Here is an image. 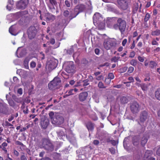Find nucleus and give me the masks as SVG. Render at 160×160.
<instances>
[{
	"label": "nucleus",
	"mask_w": 160,
	"mask_h": 160,
	"mask_svg": "<svg viewBox=\"0 0 160 160\" xmlns=\"http://www.w3.org/2000/svg\"><path fill=\"white\" fill-rule=\"evenodd\" d=\"M103 78L102 75L99 76L96 78V79L98 80H100Z\"/></svg>",
	"instance_id": "052dcab7"
},
{
	"label": "nucleus",
	"mask_w": 160,
	"mask_h": 160,
	"mask_svg": "<svg viewBox=\"0 0 160 160\" xmlns=\"http://www.w3.org/2000/svg\"><path fill=\"white\" fill-rule=\"evenodd\" d=\"M85 8V6L83 4H79L74 8L73 12L72 11L69 16L70 20L74 18L81 12L84 11Z\"/></svg>",
	"instance_id": "f257e3e1"
},
{
	"label": "nucleus",
	"mask_w": 160,
	"mask_h": 160,
	"mask_svg": "<svg viewBox=\"0 0 160 160\" xmlns=\"http://www.w3.org/2000/svg\"><path fill=\"white\" fill-rule=\"evenodd\" d=\"M152 154V152L151 151L147 150L145 152L144 156V160H149Z\"/></svg>",
	"instance_id": "412c9836"
},
{
	"label": "nucleus",
	"mask_w": 160,
	"mask_h": 160,
	"mask_svg": "<svg viewBox=\"0 0 160 160\" xmlns=\"http://www.w3.org/2000/svg\"><path fill=\"white\" fill-rule=\"evenodd\" d=\"M93 22L96 23L98 24V27L99 29H102L104 28V24L102 22L103 19L101 14L98 12L95 13L93 17Z\"/></svg>",
	"instance_id": "7ed1b4c3"
},
{
	"label": "nucleus",
	"mask_w": 160,
	"mask_h": 160,
	"mask_svg": "<svg viewBox=\"0 0 160 160\" xmlns=\"http://www.w3.org/2000/svg\"><path fill=\"white\" fill-rule=\"evenodd\" d=\"M157 65V64L154 61H150L149 64V67L151 68H154Z\"/></svg>",
	"instance_id": "c85d7f7f"
},
{
	"label": "nucleus",
	"mask_w": 160,
	"mask_h": 160,
	"mask_svg": "<svg viewBox=\"0 0 160 160\" xmlns=\"http://www.w3.org/2000/svg\"><path fill=\"white\" fill-rule=\"evenodd\" d=\"M44 153L45 152H40L39 154V156L41 157H42L43 156Z\"/></svg>",
	"instance_id": "774afa93"
},
{
	"label": "nucleus",
	"mask_w": 160,
	"mask_h": 160,
	"mask_svg": "<svg viewBox=\"0 0 160 160\" xmlns=\"http://www.w3.org/2000/svg\"><path fill=\"white\" fill-rule=\"evenodd\" d=\"M23 112L25 114H28V107L27 106L25 109L23 110Z\"/></svg>",
	"instance_id": "3c124183"
},
{
	"label": "nucleus",
	"mask_w": 160,
	"mask_h": 160,
	"mask_svg": "<svg viewBox=\"0 0 160 160\" xmlns=\"http://www.w3.org/2000/svg\"><path fill=\"white\" fill-rule=\"evenodd\" d=\"M71 11L73 12V10L69 9L68 10H65L63 12V15L65 18H68L70 19L69 16L70 15Z\"/></svg>",
	"instance_id": "4be33fe9"
},
{
	"label": "nucleus",
	"mask_w": 160,
	"mask_h": 160,
	"mask_svg": "<svg viewBox=\"0 0 160 160\" xmlns=\"http://www.w3.org/2000/svg\"><path fill=\"white\" fill-rule=\"evenodd\" d=\"M13 154L16 157H18L19 155V152L16 150H14L13 152Z\"/></svg>",
	"instance_id": "603ef678"
},
{
	"label": "nucleus",
	"mask_w": 160,
	"mask_h": 160,
	"mask_svg": "<svg viewBox=\"0 0 160 160\" xmlns=\"http://www.w3.org/2000/svg\"><path fill=\"white\" fill-rule=\"evenodd\" d=\"M107 142H110L114 146H115L118 144V142H116L114 140H110V141H107Z\"/></svg>",
	"instance_id": "e433bc0d"
},
{
	"label": "nucleus",
	"mask_w": 160,
	"mask_h": 160,
	"mask_svg": "<svg viewBox=\"0 0 160 160\" xmlns=\"http://www.w3.org/2000/svg\"><path fill=\"white\" fill-rule=\"evenodd\" d=\"M118 6L123 10H125L128 8L127 0H118Z\"/></svg>",
	"instance_id": "f8f14e48"
},
{
	"label": "nucleus",
	"mask_w": 160,
	"mask_h": 160,
	"mask_svg": "<svg viewBox=\"0 0 160 160\" xmlns=\"http://www.w3.org/2000/svg\"><path fill=\"white\" fill-rule=\"evenodd\" d=\"M99 143V142L98 140H95L93 141V144L95 145H97Z\"/></svg>",
	"instance_id": "5fc2aeb1"
},
{
	"label": "nucleus",
	"mask_w": 160,
	"mask_h": 160,
	"mask_svg": "<svg viewBox=\"0 0 160 160\" xmlns=\"http://www.w3.org/2000/svg\"><path fill=\"white\" fill-rule=\"evenodd\" d=\"M29 60L28 58H25L23 64L26 68H28Z\"/></svg>",
	"instance_id": "7c9ffc66"
},
{
	"label": "nucleus",
	"mask_w": 160,
	"mask_h": 160,
	"mask_svg": "<svg viewBox=\"0 0 160 160\" xmlns=\"http://www.w3.org/2000/svg\"><path fill=\"white\" fill-rule=\"evenodd\" d=\"M106 23L108 26L109 28H110V27L112 26V22L109 20H107Z\"/></svg>",
	"instance_id": "49530a36"
},
{
	"label": "nucleus",
	"mask_w": 160,
	"mask_h": 160,
	"mask_svg": "<svg viewBox=\"0 0 160 160\" xmlns=\"http://www.w3.org/2000/svg\"><path fill=\"white\" fill-rule=\"evenodd\" d=\"M15 143L16 145H20L21 146V149L22 150H25L26 149V147L25 145H24L22 142L19 141H16Z\"/></svg>",
	"instance_id": "393cba45"
},
{
	"label": "nucleus",
	"mask_w": 160,
	"mask_h": 160,
	"mask_svg": "<svg viewBox=\"0 0 160 160\" xmlns=\"http://www.w3.org/2000/svg\"><path fill=\"white\" fill-rule=\"evenodd\" d=\"M120 102L122 104H125L128 102V100L127 97L123 96L120 98Z\"/></svg>",
	"instance_id": "b1692460"
},
{
	"label": "nucleus",
	"mask_w": 160,
	"mask_h": 160,
	"mask_svg": "<svg viewBox=\"0 0 160 160\" xmlns=\"http://www.w3.org/2000/svg\"><path fill=\"white\" fill-rule=\"evenodd\" d=\"M28 2V0H20L18 3V6L19 8L24 9L27 7Z\"/></svg>",
	"instance_id": "dca6fc26"
},
{
	"label": "nucleus",
	"mask_w": 160,
	"mask_h": 160,
	"mask_svg": "<svg viewBox=\"0 0 160 160\" xmlns=\"http://www.w3.org/2000/svg\"><path fill=\"white\" fill-rule=\"evenodd\" d=\"M155 96L156 98L160 100V88H158L155 92Z\"/></svg>",
	"instance_id": "bb28decb"
},
{
	"label": "nucleus",
	"mask_w": 160,
	"mask_h": 160,
	"mask_svg": "<svg viewBox=\"0 0 160 160\" xmlns=\"http://www.w3.org/2000/svg\"><path fill=\"white\" fill-rule=\"evenodd\" d=\"M65 3L66 6L68 8L70 7L71 4L69 1L68 0H65Z\"/></svg>",
	"instance_id": "09e8293b"
},
{
	"label": "nucleus",
	"mask_w": 160,
	"mask_h": 160,
	"mask_svg": "<svg viewBox=\"0 0 160 160\" xmlns=\"http://www.w3.org/2000/svg\"><path fill=\"white\" fill-rule=\"evenodd\" d=\"M73 89H71L69 91H67L66 92V93H68V94H66L63 96L64 98H65L67 97L70 96L71 95L73 94Z\"/></svg>",
	"instance_id": "c756f323"
},
{
	"label": "nucleus",
	"mask_w": 160,
	"mask_h": 160,
	"mask_svg": "<svg viewBox=\"0 0 160 160\" xmlns=\"http://www.w3.org/2000/svg\"><path fill=\"white\" fill-rule=\"evenodd\" d=\"M89 84V83L88 82V81L87 80H85L83 81V86H87Z\"/></svg>",
	"instance_id": "864d4df0"
},
{
	"label": "nucleus",
	"mask_w": 160,
	"mask_h": 160,
	"mask_svg": "<svg viewBox=\"0 0 160 160\" xmlns=\"http://www.w3.org/2000/svg\"><path fill=\"white\" fill-rule=\"evenodd\" d=\"M46 17V21L47 22L50 21H53L56 18L55 16L51 14V13L48 12H47L45 14Z\"/></svg>",
	"instance_id": "a211bd4d"
},
{
	"label": "nucleus",
	"mask_w": 160,
	"mask_h": 160,
	"mask_svg": "<svg viewBox=\"0 0 160 160\" xmlns=\"http://www.w3.org/2000/svg\"><path fill=\"white\" fill-rule=\"evenodd\" d=\"M156 154L160 156V146L158 148L156 151Z\"/></svg>",
	"instance_id": "13d9d810"
},
{
	"label": "nucleus",
	"mask_w": 160,
	"mask_h": 160,
	"mask_svg": "<svg viewBox=\"0 0 160 160\" xmlns=\"http://www.w3.org/2000/svg\"><path fill=\"white\" fill-rule=\"evenodd\" d=\"M95 52L97 55H99L100 52V50L98 48H96L95 49Z\"/></svg>",
	"instance_id": "6e6d98bb"
},
{
	"label": "nucleus",
	"mask_w": 160,
	"mask_h": 160,
	"mask_svg": "<svg viewBox=\"0 0 160 160\" xmlns=\"http://www.w3.org/2000/svg\"><path fill=\"white\" fill-rule=\"evenodd\" d=\"M152 45H158V43L155 40H153L152 42Z\"/></svg>",
	"instance_id": "69168bd1"
},
{
	"label": "nucleus",
	"mask_w": 160,
	"mask_h": 160,
	"mask_svg": "<svg viewBox=\"0 0 160 160\" xmlns=\"http://www.w3.org/2000/svg\"><path fill=\"white\" fill-rule=\"evenodd\" d=\"M64 121L63 117L58 114H56L54 116L52 123L54 124L61 125L63 123Z\"/></svg>",
	"instance_id": "6e6552de"
},
{
	"label": "nucleus",
	"mask_w": 160,
	"mask_h": 160,
	"mask_svg": "<svg viewBox=\"0 0 160 160\" xmlns=\"http://www.w3.org/2000/svg\"><path fill=\"white\" fill-rule=\"evenodd\" d=\"M40 53L42 56V57L41 58V59L42 60L44 59L45 58V55H44V54L42 52H40Z\"/></svg>",
	"instance_id": "680f3d73"
},
{
	"label": "nucleus",
	"mask_w": 160,
	"mask_h": 160,
	"mask_svg": "<svg viewBox=\"0 0 160 160\" xmlns=\"http://www.w3.org/2000/svg\"><path fill=\"white\" fill-rule=\"evenodd\" d=\"M42 146L45 149L49 151H52L54 149L53 144L48 139H44L43 140Z\"/></svg>",
	"instance_id": "39448f33"
},
{
	"label": "nucleus",
	"mask_w": 160,
	"mask_h": 160,
	"mask_svg": "<svg viewBox=\"0 0 160 160\" xmlns=\"http://www.w3.org/2000/svg\"><path fill=\"white\" fill-rule=\"evenodd\" d=\"M55 42V39L53 38H51L50 39V43L52 45H53Z\"/></svg>",
	"instance_id": "8fccbe9b"
},
{
	"label": "nucleus",
	"mask_w": 160,
	"mask_h": 160,
	"mask_svg": "<svg viewBox=\"0 0 160 160\" xmlns=\"http://www.w3.org/2000/svg\"><path fill=\"white\" fill-rule=\"evenodd\" d=\"M37 32V30L34 26H30L27 30V33L29 39H32L35 36Z\"/></svg>",
	"instance_id": "0eeeda50"
},
{
	"label": "nucleus",
	"mask_w": 160,
	"mask_h": 160,
	"mask_svg": "<svg viewBox=\"0 0 160 160\" xmlns=\"http://www.w3.org/2000/svg\"><path fill=\"white\" fill-rule=\"evenodd\" d=\"M98 87L100 88H106V87L104 86L103 83L102 82H99L98 84Z\"/></svg>",
	"instance_id": "c9c22d12"
},
{
	"label": "nucleus",
	"mask_w": 160,
	"mask_h": 160,
	"mask_svg": "<svg viewBox=\"0 0 160 160\" xmlns=\"http://www.w3.org/2000/svg\"><path fill=\"white\" fill-rule=\"evenodd\" d=\"M40 53L42 56V57L41 58V59L42 60L44 59L45 58V55H44V54L42 52H40Z\"/></svg>",
	"instance_id": "0e129e2a"
},
{
	"label": "nucleus",
	"mask_w": 160,
	"mask_h": 160,
	"mask_svg": "<svg viewBox=\"0 0 160 160\" xmlns=\"http://www.w3.org/2000/svg\"><path fill=\"white\" fill-rule=\"evenodd\" d=\"M148 140L147 137L144 136L142 138L141 140V144L142 146H144L145 144L147 143Z\"/></svg>",
	"instance_id": "cd10ccee"
},
{
	"label": "nucleus",
	"mask_w": 160,
	"mask_h": 160,
	"mask_svg": "<svg viewBox=\"0 0 160 160\" xmlns=\"http://www.w3.org/2000/svg\"><path fill=\"white\" fill-rule=\"evenodd\" d=\"M108 78H110L111 80L114 79V76L113 73H109L108 74Z\"/></svg>",
	"instance_id": "79ce46f5"
},
{
	"label": "nucleus",
	"mask_w": 160,
	"mask_h": 160,
	"mask_svg": "<svg viewBox=\"0 0 160 160\" xmlns=\"http://www.w3.org/2000/svg\"><path fill=\"white\" fill-rule=\"evenodd\" d=\"M9 105L12 107L15 106V103L12 99H9L8 101Z\"/></svg>",
	"instance_id": "f704fd0d"
},
{
	"label": "nucleus",
	"mask_w": 160,
	"mask_h": 160,
	"mask_svg": "<svg viewBox=\"0 0 160 160\" xmlns=\"http://www.w3.org/2000/svg\"><path fill=\"white\" fill-rule=\"evenodd\" d=\"M140 87L142 89L143 91H146L147 90L148 87L147 85L145 84H141Z\"/></svg>",
	"instance_id": "72a5a7b5"
},
{
	"label": "nucleus",
	"mask_w": 160,
	"mask_h": 160,
	"mask_svg": "<svg viewBox=\"0 0 160 160\" xmlns=\"http://www.w3.org/2000/svg\"><path fill=\"white\" fill-rule=\"evenodd\" d=\"M150 14L148 13H147L146 14L145 18H144V21L145 22L147 21L150 18Z\"/></svg>",
	"instance_id": "37998d69"
},
{
	"label": "nucleus",
	"mask_w": 160,
	"mask_h": 160,
	"mask_svg": "<svg viewBox=\"0 0 160 160\" xmlns=\"http://www.w3.org/2000/svg\"><path fill=\"white\" fill-rule=\"evenodd\" d=\"M88 96V93L87 92H84L80 93L78 96L79 100L81 102L85 101Z\"/></svg>",
	"instance_id": "f3484780"
},
{
	"label": "nucleus",
	"mask_w": 160,
	"mask_h": 160,
	"mask_svg": "<svg viewBox=\"0 0 160 160\" xmlns=\"http://www.w3.org/2000/svg\"><path fill=\"white\" fill-rule=\"evenodd\" d=\"M131 64L132 65L134 66H135L137 65L136 60L133 59L131 61Z\"/></svg>",
	"instance_id": "c03bdc74"
},
{
	"label": "nucleus",
	"mask_w": 160,
	"mask_h": 160,
	"mask_svg": "<svg viewBox=\"0 0 160 160\" xmlns=\"http://www.w3.org/2000/svg\"><path fill=\"white\" fill-rule=\"evenodd\" d=\"M121 87H122V85H120V84L117 85H115V86H113L114 88H120Z\"/></svg>",
	"instance_id": "338daca9"
},
{
	"label": "nucleus",
	"mask_w": 160,
	"mask_h": 160,
	"mask_svg": "<svg viewBox=\"0 0 160 160\" xmlns=\"http://www.w3.org/2000/svg\"><path fill=\"white\" fill-rule=\"evenodd\" d=\"M138 59L139 61L142 62H143L144 60V58L141 56L138 57Z\"/></svg>",
	"instance_id": "4d7b16f0"
},
{
	"label": "nucleus",
	"mask_w": 160,
	"mask_h": 160,
	"mask_svg": "<svg viewBox=\"0 0 160 160\" xmlns=\"http://www.w3.org/2000/svg\"><path fill=\"white\" fill-rule=\"evenodd\" d=\"M139 137L138 136H135L133 138L132 143L135 146H137L139 143Z\"/></svg>",
	"instance_id": "5701e85b"
},
{
	"label": "nucleus",
	"mask_w": 160,
	"mask_h": 160,
	"mask_svg": "<svg viewBox=\"0 0 160 160\" xmlns=\"http://www.w3.org/2000/svg\"><path fill=\"white\" fill-rule=\"evenodd\" d=\"M130 137H126L123 141V145L124 148L128 151L130 150Z\"/></svg>",
	"instance_id": "2eb2a0df"
},
{
	"label": "nucleus",
	"mask_w": 160,
	"mask_h": 160,
	"mask_svg": "<svg viewBox=\"0 0 160 160\" xmlns=\"http://www.w3.org/2000/svg\"><path fill=\"white\" fill-rule=\"evenodd\" d=\"M30 67L32 68H33L36 67V63L34 61H32L30 64Z\"/></svg>",
	"instance_id": "de8ad7c7"
},
{
	"label": "nucleus",
	"mask_w": 160,
	"mask_h": 160,
	"mask_svg": "<svg viewBox=\"0 0 160 160\" xmlns=\"http://www.w3.org/2000/svg\"><path fill=\"white\" fill-rule=\"evenodd\" d=\"M127 42V40L126 39H124L123 40V41L122 42V46H125V45H126Z\"/></svg>",
	"instance_id": "bf43d9fd"
},
{
	"label": "nucleus",
	"mask_w": 160,
	"mask_h": 160,
	"mask_svg": "<svg viewBox=\"0 0 160 160\" xmlns=\"http://www.w3.org/2000/svg\"><path fill=\"white\" fill-rule=\"evenodd\" d=\"M140 109L138 104L136 102H134L131 105V111L134 114L138 113Z\"/></svg>",
	"instance_id": "9b49d317"
},
{
	"label": "nucleus",
	"mask_w": 160,
	"mask_h": 160,
	"mask_svg": "<svg viewBox=\"0 0 160 160\" xmlns=\"http://www.w3.org/2000/svg\"><path fill=\"white\" fill-rule=\"evenodd\" d=\"M104 82L108 84L110 83L111 82V79L108 78H106L105 79Z\"/></svg>",
	"instance_id": "a18cd8bd"
},
{
	"label": "nucleus",
	"mask_w": 160,
	"mask_h": 160,
	"mask_svg": "<svg viewBox=\"0 0 160 160\" xmlns=\"http://www.w3.org/2000/svg\"><path fill=\"white\" fill-rule=\"evenodd\" d=\"M65 71L68 73H72L74 71V66L72 62H68L66 64Z\"/></svg>",
	"instance_id": "9d476101"
},
{
	"label": "nucleus",
	"mask_w": 160,
	"mask_h": 160,
	"mask_svg": "<svg viewBox=\"0 0 160 160\" xmlns=\"http://www.w3.org/2000/svg\"><path fill=\"white\" fill-rule=\"evenodd\" d=\"M147 113L145 111L142 112L140 115V120L142 122H144L147 118Z\"/></svg>",
	"instance_id": "6ab92c4d"
},
{
	"label": "nucleus",
	"mask_w": 160,
	"mask_h": 160,
	"mask_svg": "<svg viewBox=\"0 0 160 160\" xmlns=\"http://www.w3.org/2000/svg\"><path fill=\"white\" fill-rule=\"evenodd\" d=\"M47 6L49 10L52 12L53 10H55V7L58 5L57 2L56 0H49L48 2L47 3Z\"/></svg>",
	"instance_id": "1a4fd4ad"
},
{
	"label": "nucleus",
	"mask_w": 160,
	"mask_h": 160,
	"mask_svg": "<svg viewBox=\"0 0 160 160\" xmlns=\"http://www.w3.org/2000/svg\"><path fill=\"white\" fill-rule=\"evenodd\" d=\"M86 126L89 131H92L94 128V124L91 122H88L86 123Z\"/></svg>",
	"instance_id": "aec40b11"
},
{
	"label": "nucleus",
	"mask_w": 160,
	"mask_h": 160,
	"mask_svg": "<svg viewBox=\"0 0 160 160\" xmlns=\"http://www.w3.org/2000/svg\"><path fill=\"white\" fill-rule=\"evenodd\" d=\"M120 58L119 57H116V56L113 57L111 59V61L112 62H116L118 61Z\"/></svg>",
	"instance_id": "473e14b6"
},
{
	"label": "nucleus",
	"mask_w": 160,
	"mask_h": 160,
	"mask_svg": "<svg viewBox=\"0 0 160 160\" xmlns=\"http://www.w3.org/2000/svg\"><path fill=\"white\" fill-rule=\"evenodd\" d=\"M88 61L87 60L86 58H83L81 61V64H84V65H86L88 63Z\"/></svg>",
	"instance_id": "58836bf2"
},
{
	"label": "nucleus",
	"mask_w": 160,
	"mask_h": 160,
	"mask_svg": "<svg viewBox=\"0 0 160 160\" xmlns=\"http://www.w3.org/2000/svg\"><path fill=\"white\" fill-rule=\"evenodd\" d=\"M49 124V121L48 118H44L41 119L40 125L42 129H46Z\"/></svg>",
	"instance_id": "4468645a"
},
{
	"label": "nucleus",
	"mask_w": 160,
	"mask_h": 160,
	"mask_svg": "<svg viewBox=\"0 0 160 160\" xmlns=\"http://www.w3.org/2000/svg\"><path fill=\"white\" fill-rule=\"evenodd\" d=\"M0 112L5 114H8V108L7 104L0 102Z\"/></svg>",
	"instance_id": "ddd939ff"
},
{
	"label": "nucleus",
	"mask_w": 160,
	"mask_h": 160,
	"mask_svg": "<svg viewBox=\"0 0 160 160\" xmlns=\"http://www.w3.org/2000/svg\"><path fill=\"white\" fill-rule=\"evenodd\" d=\"M22 155L20 156V160H27V156L25 155L24 153H22Z\"/></svg>",
	"instance_id": "ea45409f"
},
{
	"label": "nucleus",
	"mask_w": 160,
	"mask_h": 160,
	"mask_svg": "<svg viewBox=\"0 0 160 160\" xmlns=\"http://www.w3.org/2000/svg\"><path fill=\"white\" fill-rule=\"evenodd\" d=\"M61 83L60 79L58 77H55L48 83V88L50 90H54L59 87Z\"/></svg>",
	"instance_id": "20e7f679"
},
{
	"label": "nucleus",
	"mask_w": 160,
	"mask_h": 160,
	"mask_svg": "<svg viewBox=\"0 0 160 160\" xmlns=\"http://www.w3.org/2000/svg\"><path fill=\"white\" fill-rule=\"evenodd\" d=\"M151 34L153 36L160 35V30L157 29L155 31H153L152 32Z\"/></svg>",
	"instance_id": "2f4dec72"
},
{
	"label": "nucleus",
	"mask_w": 160,
	"mask_h": 160,
	"mask_svg": "<svg viewBox=\"0 0 160 160\" xmlns=\"http://www.w3.org/2000/svg\"><path fill=\"white\" fill-rule=\"evenodd\" d=\"M49 115L52 122L53 120V119H54V117L55 115H54V113L53 112H50L49 113Z\"/></svg>",
	"instance_id": "4c0bfd02"
},
{
	"label": "nucleus",
	"mask_w": 160,
	"mask_h": 160,
	"mask_svg": "<svg viewBox=\"0 0 160 160\" xmlns=\"http://www.w3.org/2000/svg\"><path fill=\"white\" fill-rule=\"evenodd\" d=\"M126 26L125 21L121 18H119L117 20V23L114 24L113 28L116 30H119L122 34L125 31Z\"/></svg>",
	"instance_id": "f03ea898"
},
{
	"label": "nucleus",
	"mask_w": 160,
	"mask_h": 160,
	"mask_svg": "<svg viewBox=\"0 0 160 160\" xmlns=\"http://www.w3.org/2000/svg\"><path fill=\"white\" fill-rule=\"evenodd\" d=\"M40 53L42 56V57L41 58V59L42 60L44 59L45 58V55H44V54L42 52H40Z\"/></svg>",
	"instance_id": "e2e57ef3"
},
{
	"label": "nucleus",
	"mask_w": 160,
	"mask_h": 160,
	"mask_svg": "<svg viewBox=\"0 0 160 160\" xmlns=\"http://www.w3.org/2000/svg\"><path fill=\"white\" fill-rule=\"evenodd\" d=\"M109 150L112 154H114L116 153L115 149L113 148H109Z\"/></svg>",
	"instance_id": "a19ab883"
},
{
	"label": "nucleus",
	"mask_w": 160,
	"mask_h": 160,
	"mask_svg": "<svg viewBox=\"0 0 160 160\" xmlns=\"http://www.w3.org/2000/svg\"><path fill=\"white\" fill-rule=\"evenodd\" d=\"M3 125L4 127H10V128L13 129L14 127H13V125L10 123H9L7 121H5L3 123Z\"/></svg>",
	"instance_id": "a878e982"
},
{
	"label": "nucleus",
	"mask_w": 160,
	"mask_h": 160,
	"mask_svg": "<svg viewBox=\"0 0 160 160\" xmlns=\"http://www.w3.org/2000/svg\"><path fill=\"white\" fill-rule=\"evenodd\" d=\"M104 48L107 50H110L115 47L116 43L115 41L110 38L106 39L103 42Z\"/></svg>",
	"instance_id": "423d86ee"
}]
</instances>
